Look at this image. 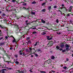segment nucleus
Instances as JSON below:
<instances>
[{
	"instance_id": "35",
	"label": "nucleus",
	"mask_w": 73,
	"mask_h": 73,
	"mask_svg": "<svg viewBox=\"0 0 73 73\" xmlns=\"http://www.w3.org/2000/svg\"><path fill=\"white\" fill-rule=\"evenodd\" d=\"M54 8H57V6L55 5L54 6Z\"/></svg>"
},
{
	"instance_id": "40",
	"label": "nucleus",
	"mask_w": 73,
	"mask_h": 73,
	"mask_svg": "<svg viewBox=\"0 0 73 73\" xmlns=\"http://www.w3.org/2000/svg\"><path fill=\"white\" fill-rule=\"evenodd\" d=\"M61 6H62V7H65V5H64V4H62Z\"/></svg>"
},
{
	"instance_id": "1",
	"label": "nucleus",
	"mask_w": 73,
	"mask_h": 73,
	"mask_svg": "<svg viewBox=\"0 0 73 73\" xmlns=\"http://www.w3.org/2000/svg\"><path fill=\"white\" fill-rule=\"evenodd\" d=\"M56 48L58 50L59 49L60 50H62V48H60V47H59L58 46H56Z\"/></svg>"
},
{
	"instance_id": "20",
	"label": "nucleus",
	"mask_w": 73,
	"mask_h": 73,
	"mask_svg": "<svg viewBox=\"0 0 73 73\" xmlns=\"http://www.w3.org/2000/svg\"><path fill=\"white\" fill-rule=\"evenodd\" d=\"M56 22L57 23H59V21H58V19H57L56 20Z\"/></svg>"
},
{
	"instance_id": "2",
	"label": "nucleus",
	"mask_w": 73,
	"mask_h": 73,
	"mask_svg": "<svg viewBox=\"0 0 73 73\" xmlns=\"http://www.w3.org/2000/svg\"><path fill=\"white\" fill-rule=\"evenodd\" d=\"M60 47L62 48H64L65 47V45H64L63 44H60Z\"/></svg>"
},
{
	"instance_id": "8",
	"label": "nucleus",
	"mask_w": 73,
	"mask_h": 73,
	"mask_svg": "<svg viewBox=\"0 0 73 73\" xmlns=\"http://www.w3.org/2000/svg\"><path fill=\"white\" fill-rule=\"evenodd\" d=\"M6 69H3L2 70H1V72H2V73H4L5 71L4 70H6Z\"/></svg>"
},
{
	"instance_id": "21",
	"label": "nucleus",
	"mask_w": 73,
	"mask_h": 73,
	"mask_svg": "<svg viewBox=\"0 0 73 73\" xmlns=\"http://www.w3.org/2000/svg\"><path fill=\"white\" fill-rule=\"evenodd\" d=\"M5 44V42H4L3 43H1V44L2 45H4V44Z\"/></svg>"
},
{
	"instance_id": "51",
	"label": "nucleus",
	"mask_w": 73,
	"mask_h": 73,
	"mask_svg": "<svg viewBox=\"0 0 73 73\" xmlns=\"http://www.w3.org/2000/svg\"><path fill=\"white\" fill-rule=\"evenodd\" d=\"M69 60V59L68 58L66 59V61H68Z\"/></svg>"
},
{
	"instance_id": "49",
	"label": "nucleus",
	"mask_w": 73,
	"mask_h": 73,
	"mask_svg": "<svg viewBox=\"0 0 73 73\" xmlns=\"http://www.w3.org/2000/svg\"><path fill=\"white\" fill-rule=\"evenodd\" d=\"M52 72L53 73H54L55 72V71H54V70H52Z\"/></svg>"
},
{
	"instance_id": "47",
	"label": "nucleus",
	"mask_w": 73,
	"mask_h": 73,
	"mask_svg": "<svg viewBox=\"0 0 73 73\" xmlns=\"http://www.w3.org/2000/svg\"><path fill=\"white\" fill-rule=\"evenodd\" d=\"M23 56H25L26 54H25V53L23 52Z\"/></svg>"
},
{
	"instance_id": "64",
	"label": "nucleus",
	"mask_w": 73,
	"mask_h": 73,
	"mask_svg": "<svg viewBox=\"0 0 73 73\" xmlns=\"http://www.w3.org/2000/svg\"><path fill=\"white\" fill-rule=\"evenodd\" d=\"M72 57H73V54H72Z\"/></svg>"
},
{
	"instance_id": "16",
	"label": "nucleus",
	"mask_w": 73,
	"mask_h": 73,
	"mask_svg": "<svg viewBox=\"0 0 73 73\" xmlns=\"http://www.w3.org/2000/svg\"><path fill=\"white\" fill-rule=\"evenodd\" d=\"M36 2L35 1H34L32 3V4H36Z\"/></svg>"
},
{
	"instance_id": "6",
	"label": "nucleus",
	"mask_w": 73,
	"mask_h": 73,
	"mask_svg": "<svg viewBox=\"0 0 73 73\" xmlns=\"http://www.w3.org/2000/svg\"><path fill=\"white\" fill-rule=\"evenodd\" d=\"M65 46L66 48H69V45L68 44H66L65 45Z\"/></svg>"
},
{
	"instance_id": "61",
	"label": "nucleus",
	"mask_w": 73,
	"mask_h": 73,
	"mask_svg": "<svg viewBox=\"0 0 73 73\" xmlns=\"http://www.w3.org/2000/svg\"><path fill=\"white\" fill-rule=\"evenodd\" d=\"M24 5H27V4H26V3H24Z\"/></svg>"
},
{
	"instance_id": "34",
	"label": "nucleus",
	"mask_w": 73,
	"mask_h": 73,
	"mask_svg": "<svg viewBox=\"0 0 73 73\" xmlns=\"http://www.w3.org/2000/svg\"><path fill=\"white\" fill-rule=\"evenodd\" d=\"M15 1H16L15 0H13L12 1V2H13V3H15Z\"/></svg>"
},
{
	"instance_id": "60",
	"label": "nucleus",
	"mask_w": 73,
	"mask_h": 73,
	"mask_svg": "<svg viewBox=\"0 0 73 73\" xmlns=\"http://www.w3.org/2000/svg\"><path fill=\"white\" fill-rule=\"evenodd\" d=\"M30 72H32V71H31V70H30Z\"/></svg>"
},
{
	"instance_id": "62",
	"label": "nucleus",
	"mask_w": 73,
	"mask_h": 73,
	"mask_svg": "<svg viewBox=\"0 0 73 73\" xmlns=\"http://www.w3.org/2000/svg\"><path fill=\"white\" fill-rule=\"evenodd\" d=\"M64 25H63V26H61V27H64Z\"/></svg>"
},
{
	"instance_id": "22",
	"label": "nucleus",
	"mask_w": 73,
	"mask_h": 73,
	"mask_svg": "<svg viewBox=\"0 0 73 73\" xmlns=\"http://www.w3.org/2000/svg\"><path fill=\"white\" fill-rule=\"evenodd\" d=\"M46 34V33L45 32H43L42 33V35H45Z\"/></svg>"
},
{
	"instance_id": "59",
	"label": "nucleus",
	"mask_w": 73,
	"mask_h": 73,
	"mask_svg": "<svg viewBox=\"0 0 73 73\" xmlns=\"http://www.w3.org/2000/svg\"><path fill=\"white\" fill-rule=\"evenodd\" d=\"M21 38H22V36H21V38H20L19 40H21Z\"/></svg>"
},
{
	"instance_id": "27",
	"label": "nucleus",
	"mask_w": 73,
	"mask_h": 73,
	"mask_svg": "<svg viewBox=\"0 0 73 73\" xmlns=\"http://www.w3.org/2000/svg\"><path fill=\"white\" fill-rule=\"evenodd\" d=\"M54 58V57L53 56H52L51 57V59H52V60H53Z\"/></svg>"
},
{
	"instance_id": "54",
	"label": "nucleus",
	"mask_w": 73,
	"mask_h": 73,
	"mask_svg": "<svg viewBox=\"0 0 73 73\" xmlns=\"http://www.w3.org/2000/svg\"><path fill=\"white\" fill-rule=\"evenodd\" d=\"M23 50H25V48H23L22 49Z\"/></svg>"
},
{
	"instance_id": "12",
	"label": "nucleus",
	"mask_w": 73,
	"mask_h": 73,
	"mask_svg": "<svg viewBox=\"0 0 73 73\" xmlns=\"http://www.w3.org/2000/svg\"><path fill=\"white\" fill-rule=\"evenodd\" d=\"M0 27L2 29H4V28H5V27H4L3 26H1V25H0Z\"/></svg>"
},
{
	"instance_id": "38",
	"label": "nucleus",
	"mask_w": 73,
	"mask_h": 73,
	"mask_svg": "<svg viewBox=\"0 0 73 73\" xmlns=\"http://www.w3.org/2000/svg\"><path fill=\"white\" fill-rule=\"evenodd\" d=\"M44 4H45V3H43L42 4V6H43V5H44Z\"/></svg>"
},
{
	"instance_id": "23",
	"label": "nucleus",
	"mask_w": 73,
	"mask_h": 73,
	"mask_svg": "<svg viewBox=\"0 0 73 73\" xmlns=\"http://www.w3.org/2000/svg\"><path fill=\"white\" fill-rule=\"evenodd\" d=\"M63 69H66L67 68V67H66V66H65L63 67Z\"/></svg>"
},
{
	"instance_id": "39",
	"label": "nucleus",
	"mask_w": 73,
	"mask_h": 73,
	"mask_svg": "<svg viewBox=\"0 0 73 73\" xmlns=\"http://www.w3.org/2000/svg\"><path fill=\"white\" fill-rule=\"evenodd\" d=\"M5 37L6 39H8V37L7 36H5Z\"/></svg>"
},
{
	"instance_id": "31",
	"label": "nucleus",
	"mask_w": 73,
	"mask_h": 73,
	"mask_svg": "<svg viewBox=\"0 0 73 73\" xmlns=\"http://www.w3.org/2000/svg\"><path fill=\"white\" fill-rule=\"evenodd\" d=\"M66 50L67 51H68V50H69V48H66Z\"/></svg>"
},
{
	"instance_id": "28",
	"label": "nucleus",
	"mask_w": 73,
	"mask_h": 73,
	"mask_svg": "<svg viewBox=\"0 0 73 73\" xmlns=\"http://www.w3.org/2000/svg\"><path fill=\"white\" fill-rule=\"evenodd\" d=\"M62 52H66V50H62Z\"/></svg>"
},
{
	"instance_id": "4",
	"label": "nucleus",
	"mask_w": 73,
	"mask_h": 73,
	"mask_svg": "<svg viewBox=\"0 0 73 73\" xmlns=\"http://www.w3.org/2000/svg\"><path fill=\"white\" fill-rule=\"evenodd\" d=\"M49 36H47V40H52V37L51 38H49Z\"/></svg>"
},
{
	"instance_id": "17",
	"label": "nucleus",
	"mask_w": 73,
	"mask_h": 73,
	"mask_svg": "<svg viewBox=\"0 0 73 73\" xmlns=\"http://www.w3.org/2000/svg\"><path fill=\"white\" fill-rule=\"evenodd\" d=\"M70 13H68L67 14V17H69V16H70Z\"/></svg>"
},
{
	"instance_id": "10",
	"label": "nucleus",
	"mask_w": 73,
	"mask_h": 73,
	"mask_svg": "<svg viewBox=\"0 0 73 73\" xmlns=\"http://www.w3.org/2000/svg\"><path fill=\"white\" fill-rule=\"evenodd\" d=\"M41 22L42 23H45V21H44L43 19H41Z\"/></svg>"
},
{
	"instance_id": "44",
	"label": "nucleus",
	"mask_w": 73,
	"mask_h": 73,
	"mask_svg": "<svg viewBox=\"0 0 73 73\" xmlns=\"http://www.w3.org/2000/svg\"><path fill=\"white\" fill-rule=\"evenodd\" d=\"M33 29H36V27H34L32 28Z\"/></svg>"
},
{
	"instance_id": "7",
	"label": "nucleus",
	"mask_w": 73,
	"mask_h": 73,
	"mask_svg": "<svg viewBox=\"0 0 73 73\" xmlns=\"http://www.w3.org/2000/svg\"><path fill=\"white\" fill-rule=\"evenodd\" d=\"M47 61H48V64H49V63H50V62H51V60L50 59H49L48 60H47Z\"/></svg>"
},
{
	"instance_id": "43",
	"label": "nucleus",
	"mask_w": 73,
	"mask_h": 73,
	"mask_svg": "<svg viewBox=\"0 0 73 73\" xmlns=\"http://www.w3.org/2000/svg\"><path fill=\"white\" fill-rule=\"evenodd\" d=\"M29 49L30 50H31V51L32 50V48H29Z\"/></svg>"
},
{
	"instance_id": "56",
	"label": "nucleus",
	"mask_w": 73,
	"mask_h": 73,
	"mask_svg": "<svg viewBox=\"0 0 73 73\" xmlns=\"http://www.w3.org/2000/svg\"><path fill=\"white\" fill-rule=\"evenodd\" d=\"M30 9V8H28L27 9H28V10H29V9Z\"/></svg>"
},
{
	"instance_id": "29",
	"label": "nucleus",
	"mask_w": 73,
	"mask_h": 73,
	"mask_svg": "<svg viewBox=\"0 0 73 73\" xmlns=\"http://www.w3.org/2000/svg\"><path fill=\"white\" fill-rule=\"evenodd\" d=\"M36 33H37V32L36 31H34L33 33V34H36Z\"/></svg>"
},
{
	"instance_id": "57",
	"label": "nucleus",
	"mask_w": 73,
	"mask_h": 73,
	"mask_svg": "<svg viewBox=\"0 0 73 73\" xmlns=\"http://www.w3.org/2000/svg\"><path fill=\"white\" fill-rule=\"evenodd\" d=\"M23 9H27L25 8V7H24L23 8Z\"/></svg>"
},
{
	"instance_id": "14",
	"label": "nucleus",
	"mask_w": 73,
	"mask_h": 73,
	"mask_svg": "<svg viewBox=\"0 0 73 73\" xmlns=\"http://www.w3.org/2000/svg\"><path fill=\"white\" fill-rule=\"evenodd\" d=\"M1 15V16H4H4H5V14L4 13H2Z\"/></svg>"
},
{
	"instance_id": "15",
	"label": "nucleus",
	"mask_w": 73,
	"mask_h": 73,
	"mask_svg": "<svg viewBox=\"0 0 73 73\" xmlns=\"http://www.w3.org/2000/svg\"><path fill=\"white\" fill-rule=\"evenodd\" d=\"M31 13L32 15H35L36 13L34 12H31Z\"/></svg>"
},
{
	"instance_id": "55",
	"label": "nucleus",
	"mask_w": 73,
	"mask_h": 73,
	"mask_svg": "<svg viewBox=\"0 0 73 73\" xmlns=\"http://www.w3.org/2000/svg\"><path fill=\"white\" fill-rule=\"evenodd\" d=\"M8 62V64H9V62L8 61V62Z\"/></svg>"
},
{
	"instance_id": "24",
	"label": "nucleus",
	"mask_w": 73,
	"mask_h": 73,
	"mask_svg": "<svg viewBox=\"0 0 73 73\" xmlns=\"http://www.w3.org/2000/svg\"><path fill=\"white\" fill-rule=\"evenodd\" d=\"M37 44V42H36V43L34 45L35 46H36Z\"/></svg>"
},
{
	"instance_id": "52",
	"label": "nucleus",
	"mask_w": 73,
	"mask_h": 73,
	"mask_svg": "<svg viewBox=\"0 0 73 73\" xmlns=\"http://www.w3.org/2000/svg\"><path fill=\"white\" fill-rule=\"evenodd\" d=\"M72 11V10H70H70H69V12H71Z\"/></svg>"
},
{
	"instance_id": "26",
	"label": "nucleus",
	"mask_w": 73,
	"mask_h": 73,
	"mask_svg": "<svg viewBox=\"0 0 73 73\" xmlns=\"http://www.w3.org/2000/svg\"><path fill=\"white\" fill-rule=\"evenodd\" d=\"M35 56H36V57H37L38 56V55L36 53H35Z\"/></svg>"
},
{
	"instance_id": "13",
	"label": "nucleus",
	"mask_w": 73,
	"mask_h": 73,
	"mask_svg": "<svg viewBox=\"0 0 73 73\" xmlns=\"http://www.w3.org/2000/svg\"><path fill=\"white\" fill-rule=\"evenodd\" d=\"M40 73H45L46 72L45 71H40Z\"/></svg>"
},
{
	"instance_id": "18",
	"label": "nucleus",
	"mask_w": 73,
	"mask_h": 73,
	"mask_svg": "<svg viewBox=\"0 0 73 73\" xmlns=\"http://www.w3.org/2000/svg\"><path fill=\"white\" fill-rule=\"evenodd\" d=\"M27 22H28V21H26L25 22V24L26 25V27H27V25L28 24V23Z\"/></svg>"
},
{
	"instance_id": "5",
	"label": "nucleus",
	"mask_w": 73,
	"mask_h": 73,
	"mask_svg": "<svg viewBox=\"0 0 73 73\" xmlns=\"http://www.w3.org/2000/svg\"><path fill=\"white\" fill-rule=\"evenodd\" d=\"M11 36L13 38H14V40H13V42H16V40L15 39V38H14V37L13 36Z\"/></svg>"
},
{
	"instance_id": "30",
	"label": "nucleus",
	"mask_w": 73,
	"mask_h": 73,
	"mask_svg": "<svg viewBox=\"0 0 73 73\" xmlns=\"http://www.w3.org/2000/svg\"><path fill=\"white\" fill-rule=\"evenodd\" d=\"M29 38H30L29 37H27V40H29Z\"/></svg>"
},
{
	"instance_id": "42",
	"label": "nucleus",
	"mask_w": 73,
	"mask_h": 73,
	"mask_svg": "<svg viewBox=\"0 0 73 73\" xmlns=\"http://www.w3.org/2000/svg\"><path fill=\"white\" fill-rule=\"evenodd\" d=\"M24 72H23V71H19V73H23Z\"/></svg>"
},
{
	"instance_id": "25",
	"label": "nucleus",
	"mask_w": 73,
	"mask_h": 73,
	"mask_svg": "<svg viewBox=\"0 0 73 73\" xmlns=\"http://www.w3.org/2000/svg\"><path fill=\"white\" fill-rule=\"evenodd\" d=\"M15 63H16V64H19V62H18L17 61H15Z\"/></svg>"
},
{
	"instance_id": "19",
	"label": "nucleus",
	"mask_w": 73,
	"mask_h": 73,
	"mask_svg": "<svg viewBox=\"0 0 73 73\" xmlns=\"http://www.w3.org/2000/svg\"><path fill=\"white\" fill-rule=\"evenodd\" d=\"M51 6H49L48 7V9H49V11H50V9H51Z\"/></svg>"
},
{
	"instance_id": "45",
	"label": "nucleus",
	"mask_w": 73,
	"mask_h": 73,
	"mask_svg": "<svg viewBox=\"0 0 73 73\" xmlns=\"http://www.w3.org/2000/svg\"><path fill=\"white\" fill-rule=\"evenodd\" d=\"M3 38V37H1L0 38V40H2Z\"/></svg>"
},
{
	"instance_id": "48",
	"label": "nucleus",
	"mask_w": 73,
	"mask_h": 73,
	"mask_svg": "<svg viewBox=\"0 0 73 73\" xmlns=\"http://www.w3.org/2000/svg\"><path fill=\"white\" fill-rule=\"evenodd\" d=\"M10 50H12V49H13V48L12 47H11L10 48Z\"/></svg>"
},
{
	"instance_id": "9",
	"label": "nucleus",
	"mask_w": 73,
	"mask_h": 73,
	"mask_svg": "<svg viewBox=\"0 0 73 73\" xmlns=\"http://www.w3.org/2000/svg\"><path fill=\"white\" fill-rule=\"evenodd\" d=\"M59 31H58V30L57 31V35H60V34H61V33L60 32L59 33Z\"/></svg>"
},
{
	"instance_id": "11",
	"label": "nucleus",
	"mask_w": 73,
	"mask_h": 73,
	"mask_svg": "<svg viewBox=\"0 0 73 73\" xmlns=\"http://www.w3.org/2000/svg\"><path fill=\"white\" fill-rule=\"evenodd\" d=\"M19 53H20V54L21 55H22L23 53H22V50H20L19 51Z\"/></svg>"
},
{
	"instance_id": "46",
	"label": "nucleus",
	"mask_w": 73,
	"mask_h": 73,
	"mask_svg": "<svg viewBox=\"0 0 73 73\" xmlns=\"http://www.w3.org/2000/svg\"><path fill=\"white\" fill-rule=\"evenodd\" d=\"M0 36H3V34L2 33H0Z\"/></svg>"
},
{
	"instance_id": "58",
	"label": "nucleus",
	"mask_w": 73,
	"mask_h": 73,
	"mask_svg": "<svg viewBox=\"0 0 73 73\" xmlns=\"http://www.w3.org/2000/svg\"><path fill=\"white\" fill-rule=\"evenodd\" d=\"M58 11H59V12H60L61 13V11H60V10H58Z\"/></svg>"
},
{
	"instance_id": "63",
	"label": "nucleus",
	"mask_w": 73,
	"mask_h": 73,
	"mask_svg": "<svg viewBox=\"0 0 73 73\" xmlns=\"http://www.w3.org/2000/svg\"><path fill=\"white\" fill-rule=\"evenodd\" d=\"M38 51H40V50L38 49Z\"/></svg>"
},
{
	"instance_id": "3",
	"label": "nucleus",
	"mask_w": 73,
	"mask_h": 73,
	"mask_svg": "<svg viewBox=\"0 0 73 73\" xmlns=\"http://www.w3.org/2000/svg\"><path fill=\"white\" fill-rule=\"evenodd\" d=\"M53 42L50 41L48 43V45H50V46L52 45H53Z\"/></svg>"
},
{
	"instance_id": "33",
	"label": "nucleus",
	"mask_w": 73,
	"mask_h": 73,
	"mask_svg": "<svg viewBox=\"0 0 73 73\" xmlns=\"http://www.w3.org/2000/svg\"><path fill=\"white\" fill-rule=\"evenodd\" d=\"M62 8H65V10H66V11H67V10H66V8H65V6L63 7Z\"/></svg>"
},
{
	"instance_id": "41",
	"label": "nucleus",
	"mask_w": 73,
	"mask_h": 73,
	"mask_svg": "<svg viewBox=\"0 0 73 73\" xmlns=\"http://www.w3.org/2000/svg\"><path fill=\"white\" fill-rule=\"evenodd\" d=\"M15 56L16 57H18V55H17V54H16V55H15Z\"/></svg>"
},
{
	"instance_id": "37",
	"label": "nucleus",
	"mask_w": 73,
	"mask_h": 73,
	"mask_svg": "<svg viewBox=\"0 0 73 73\" xmlns=\"http://www.w3.org/2000/svg\"><path fill=\"white\" fill-rule=\"evenodd\" d=\"M70 9L71 10H72V7L71 6V7H70Z\"/></svg>"
},
{
	"instance_id": "36",
	"label": "nucleus",
	"mask_w": 73,
	"mask_h": 73,
	"mask_svg": "<svg viewBox=\"0 0 73 73\" xmlns=\"http://www.w3.org/2000/svg\"><path fill=\"white\" fill-rule=\"evenodd\" d=\"M7 69H9L10 70H11V69H12V68H9V67L7 68Z\"/></svg>"
},
{
	"instance_id": "53",
	"label": "nucleus",
	"mask_w": 73,
	"mask_h": 73,
	"mask_svg": "<svg viewBox=\"0 0 73 73\" xmlns=\"http://www.w3.org/2000/svg\"><path fill=\"white\" fill-rule=\"evenodd\" d=\"M22 43H23V45L24 44V42L23 41H22Z\"/></svg>"
},
{
	"instance_id": "32",
	"label": "nucleus",
	"mask_w": 73,
	"mask_h": 73,
	"mask_svg": "<svg viewBox=\"0 0 73 73\" xmlns=\"http://www.w3.org/2000/svg\"><path fill=\"white\" fill-rule=\"evenodd\" d=\"M42 12H45V9H43L42 10Z\"/></svg>"
},
{
	"instance_id": "50",
	"label": "nucleus",
	"mask_w": 73,
	"mask_h": 73,
	"mask_svg": "<svg viewBox=\"0 0 73 73\" xmlns=\"http://www.w3.org/2000/svg\"><path fill=\"white\" fill-rule=\"evenodd\" d=\"M31 57H34L33 55H31Z\"/></svg>"
}]
</instances>
